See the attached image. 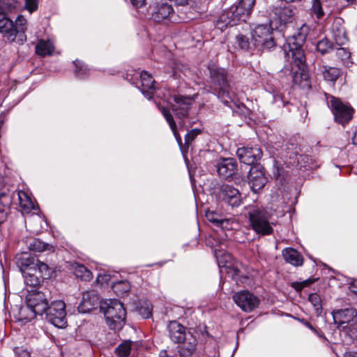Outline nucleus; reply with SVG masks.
<instances>
[{"mask_svg": "<svg viewBox=\"0 0 357 357\" xmlns=\"http://www.w3.org/2000/svg\"><path fill=\"white\" fill-rule=\"evenodd\" d=\"M152 305L149 301H144L138 309L139 314L144 319H149L152 315Z\"/></svg>", "mask_w": 357, "mask_h": 357, "instance_id": "79ce46f5", "label": "nucleus"}, {"mask_svg": "<svg viewBox=\"0 0 357 357\" xmlns=\"http://www.w3.org/2000/svg\"><path fill=\"white\" fill-rule=\"evenodd\" d=\"M338 50H339V54H341V52H344V54H345V56H346V57H348V56H349V53H348L347 52H346L344 49H343V48H340V49H339Z\"/></svg>", "mask_w": 357, "mask_h": 357, "instance_id": "680f3d73", "label": "nucleus"}, {"mask_svg": "<svg viewBox=\"0 0 357 357\" xmlns=\"http://www.w3.org/2000/svg\"><path fill=\"white\" fill-rule=\"evenodd\" d=\"M131 342L124 341L116 348V353L119 357H128L130 353Z\"/></svg>", "mask_w": 357, "mask_h": 357, "instance_id": "a19ab883", "label": "nucleus"}, {"mask_svg": "<svg viewBox=\"0 0 357 357\" xmlns=\"http://www.w3.org/2000/svg\"><path fill=\"white\" fill-rule=\"evenodd\" d=\"M24 1H25V8L29 11V13H32L37 10L38 0H24Z\"/></svg>", "mask_w": 357, "mask_h": 357, "instance_id": "603ef678", "label": "nucleus"}, {"mask_svg": "<svg viewBox=\"0 0 357 357\" xmlns=\"http://www.w3.org/2000/svg\"><path fill=\"white\" fill-rule=\"evenodd\" d=\"M283 154L287 166L296 167L301 170L314 169L319 167L317 161L308 155L301 154V149L294 142L286 144Z\"/></svg>", "mask_w": 357, "mask_h": 357, "instance_id": "39448f33", "label": "nucleus"}, {"mask_svg": "<svg viewBox=\"0 0 357 357\" xmlns=\"http://www.w3.org/2000/svg\"><path fill=\"white\" fill-rule=\"evenodd\" d=\"M139 77V81L136 83V86L141 90L143 95L147 98L151 99L155 92L154 80L150 74L146 71H142L137 77Z\"/></svg>", "mask_w": 357, "mask_h": 357, "instance_id": "aec40b11", "label": "nucleus"}, {"mask_svg": "<svg viewBox=\"0 0 357 357\" xmlns=\"http://www.w3.org/2000/svg\"><path fill=\"white\" fill-rule=\"evenodd\" d=\"M255 0H241L238 5L231 6L220 15L216 26L223 30L227 26H234L239 22L245 21L251 14Z\"/></svg>", "mask_w": 357, "mask_h": 357, "instance_id": "7ed1b4c3", "label": "nucleus"}, {"mask_svg": "<svg viewBox=\"0 0 357 357\" xmlns=\"http://www.w3.org/2000/svg\"><path fill=\"white\" fill-rule=\"evenodd\" d=\"M50 294L31 291L26 297L27 306L35 314L42 315L47 310Z\"/></svg>", "mask_w": 357, "mask_h": 357, "instance_id": "ddd939ff", "label": "nucleus"}, {"mask_svg": "<svg viewBox=\"0 0 357 357\" xmlns=\"http://www.w3.org/2000/svg\"><path fill=\"white\" fill-rule=\"evenodd\" d=\"M313 281L312 280H305L302 282H294L292 284V287L298 291H300L302 290V289L305 287L308 286L311 283H312Z\"/></svg>", "mask_w": 357, "mask_h": 357, "instance_id": "6e6d98bb", "label": "nucleus"}, {"mask_svg": "<svg viewBox=\"0 0 357 357\" xmlns=\"http://www.w3.org/2000/svg\"><path fill=\"white\" fill-rule=\"evenodd\" d=\"M300 323H301L302 324H303L305 326H306L307 328H308L310 330H311L313 333H314L317 336H319V337L324 339V340H326V337L324 336V335L323 334L322 332L317 330L309 321H307V320L304 319H300V318H297L296 319Z\"/></svg>", "mask_w": 357, "mask_h": 357, "instance_id": "09e8293b", "label": "nucleus"}, {"mask_svg": "<svg viewBox=\"0 0 357 357\" xmlns=\"http://www.w3.org/2000/svg\"><path fill=\"white\" fill-rule=\"evenodd\" d=\"M296 13V9L291 5L276 8L275 14L278 16L281 22L287 23L291 22Z\"/></svg>", "mask_w": 357, "mask_h": 357, "instance_id": "cd10ccee", "label": "nucleus"}, {"mask_svg": "<svg viewBox=\"0 0 357 357\" xmlns=\"http://www.w3.org/2000/svg\"><path fill=\"white\" fill-rule=\"evenodd\" d=\"M99 298L93 291H87L83 293L82 301L77 307L81 313H88L100 306Z\"/></svg>", "mask_w": 357, "mask_h": 357, "instance_id": "412c9836", "label": "nucleus"}, {"mask_svg": "<svg viewBox=\"0 0 357 357\" xmlns=\"http://www.w3.org/2000/svg\"><path fill=\"white\" fill-rule=\"evenodd\" d=\"M24 243L28 249L33 252H40L52 248L50 245L32 237L26 238Z\"/></svg>", "mask_w": 357, "mask_h": 357, "instance_id": "7c9ffc66", "label": "nucleus"}, {"mask_svg": "<svg viewBox=\"0 0 357 357\" xmlns=\"http://www.w3.org/2000/svg\"><path fill=\"white\" fill-rule=\"evenodd\" d=\"M322 74L325 80L334 82L340 75L341 70L337 68L324 66Z\"/></svg>", "mask_w": 357, "mask_h": 357, "instance_id": "f704fd0d", "label": "nucleus"}, {"mask_svg": "<svg viewBox=\"0 0 357 357\" xmlns=\"http://www.w3.org/2000/svg\"><path fill=\"white\" fill-rule=\"evenodd\" d=\"M24 282L31 287H36L40 284L43 278L34 272L33 269L23 273Z\"/></svg>", "mask_w": 357, "mask_h": 357, "instance_id": "72a5a7b5", "label": "nucleus"}, {"mask_svg": "<svg viewBox=\"0 0 357 357\" xmlns=\"http://www.w3.org/2000/svg\"><path fill=\"white\" fill-rule=\"evenodd\" d=\"M253 47L261 50H270L275 46L273 31L269 25L259 24L252 33Z\"/></svg>", "mask_w": 357, "mask_h": 357, "instance_id": "9d476101", "label": "nucleus"}, {"mask_svg": "<svg viewBox=\"0 0 357 357\" xmlns=\"http://www.w3.org/2000/svg\"><path fill=\"white\" fill-rule=\"evenodd\" d=\"M160 112L162 113L164 117L165 118L166 121L169 123L171 130H172L174 135L176 139L177 143L178 144L181 151H182L183 154L184 155V146L182 145V139L181 137L179 135L176 130V123L173 119L172 115L169 112V110L165 108V107H159Z\"/></svg>", "mask_w": 357, "mask_h": 357, "instance_id": "bb28decb", "label": "nucleus"}, {"mask_svg": "<svg viewBox=\"0 0 357 357\" xmlns=\"http://www.w3.org/2000/svg\"><path fill=\"white\" fill-rule=\"evenodd\" d=\"M310 1L312 2L311 13L317 18L320 19L324 15L320 0H310Z\"/></svg>", "mask_w": 357, "mask_h": 357, "instance_id": "a18cd8bd", "label": "nucleus"}, {"mask_svg": "<svg viewBox=\"0 0 357 357\" xmlns=\"http://www.w3.org/2000/svg\"><path fill=\"white\" fill-rule=\"evenodd\" d=\"M20 7V3L13 0L1 1L0 0V33L9 43H13L17 38V40L24 43L26 40L25 31L27 29V21L24 16L20 15L14 22L6 17V13L12 12Z\"/></svg>", "mask_w": 357, "mask_h": 357, "instance_id": "f03ea898", "label": "nucleus"}, {"mask_svg": "<svg viewBox=\"0 0 357 357\" xmlns=\"http://www.w3.org/2000/svg\"><path fill=\"white\" fill-rule=\"evenodd\" d=\"M231 222L229 219L222 218L220 220L218 227H220L222 230H229L231 229Z\"/></svg>", "mask_w": 357, "mask_h": 357, "instance_id": "5fc2aeb1", "label": "nucleus"}, {"mask_svg": "<svg viewBox=\"0 0 357 357\" xmlns=\"http://www.w3.org/2000/svg\"><path fill=\"white\" fill-rule=\"evenodd\" d=\"M278 100H282L281 96L278 94H274L273 95V101L277 102Z\"/></svg>", "mask_w": 357, "mask_h": 357, "instance_id": "052dcab7", "label": "nucleus"}, {"mask_svg": "<svg viewBox=\"0 0 357 357\" xmlns=\"http://www.w3.org/2000/svg\"><path fill=\"white\" fill-rule=\"evenodd\" d=\"M332 34L335 43L339 46L345 44L347 41L346 31L344 28L340 24V20H338L333 24Z\"/></svg>", "mask_w": 357, "mask_h": 357, "instance_id": "c85d7f7f", "label": "nucleus"}, {"mask_svg": "<svg viewBox=\"0 0 357 357\" xmlns=\"http://www.w3.org/2000/svg\"><path fill=\"white\" fill-rule=\"evenodd\" d=\"M352 142H353L354 144L357 145V129L354 132V135L352 137Z\"/></svg>", "mask_w": 357, "mask_h": 357, "instance_id": "bf43d9fd", "label": "nucleus"}, {"mask_svg": "<svg viewBox=\"0 0 357 357\" xmlns=\"http://www.w3.org/2000/svg\"><path fill=\"white\" fill-rule=\"evenodd\" d=\"M17 195L23 213H29L33 209H35L36 206L33 200L26 192L19 191Z\"/></svg>", "mask_w": 357, "mask_h": 357, "instance_id": "c756f323", "label": "nucleus"}, {"mask_svg": "<svg viewBox=\"0 0 357 357\" xmlns=\"http://www.w3.org/2000/svg\"><path fill=\"white\" fill-rule=\"evenodd\" d=\"M330 103L336 122L344 126L352 119L354 109L350 106L334 97H331Z\"/></svg>", "mask_w": 357, "mask_h": 357, "instance_id": "4468645a", "label": "nucleus"}, {"mask_svg": "<svg viewBox=\"0 0 357 357\" xmlns=\"http://www.w3.org/2000/svg\"><path fill=\"white\" fill-rule=\"evenodd\" d=\"M36 260L37 259L31 257L27 252H22L16 255V264L22 273L33 269Z\"/></svg>", "mask_w": 357, "mask_h": 357, "instance_id": "393cba45", "label": "nucleus"}, {"mask_svg": "<svg viewBox=\"0 0 357 357\" xmlns=\"http://www.w3.org/2000/svg\"><path fill=\"white\" fill-rule=\"evenodd\" d=\"M308 32V26L303 24L298 30L296 35L289 38L287 43L284 45V52L288 58H291V73L294 82L296 84H302L298 80V75L305 83L303 86H309L307 75L305 73V54L302 48L305 42Z\"/></svg>", "mask_w": 357, "mask_h": 357, "instance_id": "f257e3e1", "label": "nucleus"}, {"mask_svg": "<svg viewBox=\"0 0 357 357\" xmlns=\"http://www.w3.org/2000/svg\"><path fill=\"white\" fill-rule=\"evenodd\" d=\"M75 275L82 280L89 281L92 278L91 272L84 265H78L75 270Z\"/></svg>", "mask_w": 357, "mask_h": 357, "instance_id": "ea45409f", "label": "nucleus"}, {"mask_svg": "<svg viewBox=\"0 0 357 357\" xmlns=\"http://www.w3.org/2000/svg\"><path fill=\"white\" fill-rule=\"evenodd\" d=\"M349 288L351 292L357 295V282L352 283Z\"/></svg>", "mask_w": 357, "mask_h": 357, "instance_id": "4d7b16f0", "label": "nucleus"}, {"mask_svg": "<svg viewBox=\"0 0 357 357\" xmlns=\"http://www.w3.org/2000/svg\"><path fill=\"white\" fill-rule=\"evenodd\" d=\"M201 132V130L195 128L189 131L185 135V146L188 145L194 140V139Z\"/></svg>", "mask_w": 357, "mask_h": 357, "instance_id": "8fccbe9b", "label": "nucleus"}, {"mask_svg": "<svg viewBox=\"0 0 357 357\" xmlns=\"http://www.w3.org/2000/svg\"><path fill=\"white\" fill-rule=\"evenodd\" d=\"M12 203V196L10 192H0V224L6 219L7 213L4 208L8 207Z\"/></svg>", "mask_w": 357, "mask_h": 357, "instance_id": "2f4dec72", "label": "nucleus"}, {"mask_svg": "<svg viewBox=\"0 0 357 357\" xmlns=\"http://www.w3.org/2000/svg\"><path fill=\"white\" fill-rule=\"evenodd\" d=\"M344 357H357V352L347 351L344 354Z\"/></svg>", "mask_w": 357, "mask_h": 357, "instance_id": "13d9d810", "label": "nucleus"}, {"mask_svg": "<svg viewBox=\"0 0 357 357\" xmlns=\"http://www.w3.org/2000/svg\"><path fill=\"white\" fill-rule=\"evenodd\" d=\"M282 257L286 262L293 266H301L303 264L302 255L295 249L287 248L282 250Z\"/></svg>", "mask_w": 357, "mask_h": 357, "instance_id": "a878e982", "label": "nucleus"}, {"mask_svg": "<svg viewBox=\"0 0 357 357\" xmlns=\"http://www.w3.org/2000/svg\"><path fill=\"white\" fill-rule=\"evenodd\" d=\"M272 174L275 179H280L281 177L284 178V169L280 161L273 160Z\"/></svg>", "mask_w": 357, "mask_h": 357, "instance_id": "c03bdc74", "label": "nucleus"}, {"mask_svg": "<svg viewBox=\"0 0 357 357\" xmlns=\"http://www.w3.org/2000/svg\"><path fill=\"white\" fill-rule=\"evenodd\" d=\"M236 43L240 48L243 50H248L254 48L252 40L250 42L248 38L243 35H238L236 36Z\"/></svg>", "mask_w": 357, "mask_h": 357, "instance_id": "49530a36", "label": "nucleus"}, {"mask_svg": "<svg viewBox=\"0 0 357 357\" xmlns=\"http://www.w3.org/2000/svg\"><path fill=\"white\" fill-rule=\"evenodd\" d=\"M100 310L104 313L109 327L112 330L123 328L126 312L121 302L116 299H106L100 302Z\"/></svg>", "mask_w": 357, "mask_h": 357, "instance_id": "20e7f679", "label": "nucleus"}, {"mask_svg": "<svg viewBox=\"0 0 357 357\" xmlns=\"http://www.w3.org/2000/svg\"><path fill=\"white\" fill-rule=\"evenodd\" d=\"M263 153L258 145L247 146L238 148L236 155L240 161L248 165H252L262 157Z\"/></svg>", "mask_w": 357, "mask_h": 357, "instance_id": "dca6fc26", "label": "nucleus"}, {"mask_svg": "<svg viewBox=\"0 0 357 357\" xmlns=\"http://www.w3.org/2000/svg\"><path fill=\"white\" fill-rule=\"evenodd\" d=\"M233 300L245 312H252L259 303L258 297L247 290L235 293L233 295Z\"/></svg>", "mask_w": 357, "mask_h": 357, "instance_id": "2eb2a0df", "label": "nucleus"}, {"mask_svg": "<svg viewBox=\"0 0 357 357\" xmlns=\"http://www.w3.org/2000/svg\"><path fill=\"white\" fill-rule=\"evenodd\" d=\"M308 301L312 304L317 316L320 315L322 312V299L321 296L316 294L312 293L309 295Z\"/></svg>", "mask_w": 357, "mask_h": 357, "instance_id": "4c0bfd02", "label": "nucleus"}, {"mask_svg": "<svg viewBox=\"0 0 357 357\" xmlns=\"http://www.w3.org/2000/svg\"><path fill=\"white\" fill-rule=\"evenodd\" d=\"M218 199L232 208L237 207L241 204V196L236 188L232 185L223 184L220 186L218 194Z\"/></svg>", "mask_w": 357, "mask_h": 357, "instance_id": "f3484780", "label": "nucleus"}, {"mask_svg": "<svg viewBox=\"0 0 357 357\" xmlns=\"http://www.w3.org/2000/svg\"><path fill=\"white\" fill-rule=\"evenodd\" d=\"M33 267L34 272L37 273L43 279L48 278L50 276V270L48 266L38 259L36 260Z\"/></svg>", "mask_w": 357, "mask_h": 357, "instance_id": "e433bc0d", "label": "nucleus"}, {"mask_svg": "<svg viewBox=\"0 0 357 357\" xmlns=\"http://www.w3.org/2000/svg\"><path fill=\"white\" fill-rule=\"evenodd\" d=\"M332 315L337 328L350 333L352 338L357 337V311L355 308L334 310Z\"/></svg>", "mask_w": 357, "mask_h": 357, "instance_id": "6e6552de", "label": "nucleus"}, {"mask_svg": "<svg viewBox=\"0 0 357 357\" xmlns=\"http://www.w3.org/2000/svg\"><path fill=\"white\" fill-rule=\"evenodd\" d=\"M208 70L211 82L219 90L218 97L225 105H229V102L234 101L235 96L233 92H230V86L225 69L211 66L208 67Z\"/></svg>", "mask_w": 357, "mask_h": 357, "instance_id": "0eeeda50", "label": "nucleus"}, {"mask_svg": "<svg viewBox=\"0 0 357 357\" xmlns=\"http://www.w3.org/2000/svg\"><path fill=\"white\" fill-rule=\"evenodd\" d=\"M54 50L52 42L50 40H40L36 46V51L38 55L45 56L51 55Z\"/></svg>", "mask_w": 357, "mask_h": 357, "instance_id": "473e14b6", "label": "nucleus"}, {"mask_svg": "<svg viewBox=\"0 0 357 357\" xmlns=\"http://www.w3.org/2000/svg\"><path fill=\"white\" fill-rule=\"evenodd\" d=\"M192 99L189 96L174 95L169 100V104L174 115L179 119L181 126H185V119L188 118V112L192 105Z\"/></svg>", "mask_w": 357, "mask_h": 357, "instance_id": "f8f14e48", "label": "nucleus"}, {"mask_svg": "<svg viewBox=\"0 0 357 357\" xmlns=\"http://www.w3.org/2000/svg\"><path fill=\"white\" fill-rule=\"evenodd\" d=\"M111 280V276L107 273H99L96 278V282L101 286L108 284Z\"/></svg>", "mask_w": 357, "mask_h": 357, "instance_id": "3c124183", "label": "nucleus"}, {"mask_svg": "<svg viewBox=\"0 0 357 357\" xmlns=\"http://www.w3.org/2000/svg\"><path fill=\"white\" fill-rule=\"evenodd\" d=\"M249 184L254 192H257L262 189L267 183L264 169L259 165L252 166L248 175Z\"/></svg>", "mask_w": 357, "mask_h": 357, "instance_id": "6ab92c4d", "label": "nucleus"}, {"mask_svg": "<svg viewBox=\"0 0 357 357\" xmlns=\"http://www.w3.org/2000/svg\"><path fill=\"white\" fill-rule=\"evenodd\" d=\"M47 319L54 326L63 328L67 324L66 304L62 301H55L51 303L45 312Z\"/></svg>", "mask_w": 357, "mask_h": 357, "instance_id": "9b49d317", "label": "nucleus"}, {"mask_svg": "<svg viewBox=\"0 0 357 357\" xmlns=\"http://www.w3.org/2000/svg\"><path fill=\"white\" fill-rule=\"evenodd\" d=\"M332 49L333 45L327 38L319 40L317 44V50L321 54L329 52Z\"/></svg>", "mask_w": 357, "mask_h": 357, "instance_id": "37998d69", "label": "nucleus"}, {"mask_svg": "<svg viewBox=\"0 0 357 357\" xmlns=\"http://www.w3.org/2000/svg\"><path fill=\"white\" fill-rule=\"evenodd\" d=\"M168 329L169 337L175 343H181L188 337L185 328L176 321H170Z\"/></svg>", "mask_w": 357, "mask_h": 357, "instance_id": "5701e85b", "label": "nucleus"}, {"mask_svg": "<svg viewBox=\"0 0 357 357\" xmlns=\"http://www.w3.org/2000/svg\"><path fill=\"white\" fill-rule=\"evenodd\" d=\"M246 214L248 215L252 228L256 233L268 235L273 232L270 222L271 215L264 208L248 206L246 208Z\"/></svg>", "mask_w": 357, "mask_h": 357, "instance_id": "423d86ee", "label": "nucleus"}, {"mask_svg": "<svg viewBox=\"0 0 357 357\" xmlns=\"http://www.w3.org/2000/svg\"><path fill=\"white\" fill-rule=\"evenodd\" d=\"M218 174L222 178H228L234 175L236 169V162L234 158H220L216 162Z\"/></svg>", "mask_w": 357, "mask_h": 357, "instance_id": "4be33fe9", "label": "nucleus"}, {"mask_svg": "<svg viewBox=\"0 0 357 357\" xmlns=\"http://www.w3.org/2000/svg\"><path fill=\"white\" fill-rule=\"evenodd\" d=\"M75 64V73L76 75L81 79H84L87 77L89 74V69L87 66L82 61L76 60L74 61Z\"/></svg>", "mask_w": 357, "mask_h": 357, "instance_id": "58836bf2", "label": "nucleus"}, {"mask_svg": "<svg viewBox=\"0 0 357 357\" xmlns=\"http://www.w3.org/2000/svg\"><path fill=\"white\" fill-rule=\"evenodd\" d=\"M225 243L226 242L225 241H220V240L216 239L215 236H210L207 239V245L213 249V252L215 251V249H223L227 246Z\"/></svg>", "mask_w": 357, "mask_h": 357, "instance_id": "de8ad7c7", "label": "nucleus"}, {"mask_svg": "<svg viewBox=\"0 0 357 357\" xmlns=\"http://www.w3.org/2000/svg\"><path fill=\"white\" fill-rule=\"evenodd\" d=\"M206 216L208 220L214 224L215 226H218L220 220L222 219L218 218V215L214 212H208L206 213Z\"/></svg>", "mask_w": 357, "mask_h": 357, "instance_id": "864d4df0", "label": "nucleus"}, {"mask_svg": "<svg viewBox=\"0 0 357 357\" xmlns=\"http://www.w3.org/2000/svg\"><path fill=\"white\" fill-rule=\"evenodd\" d=\"M151 13L153 20L157 22L163 21L176 22L177 20L172 5L167 3L154 6L152 8Z\"/></svg>", "mask_w": 357, "mask_h": 357, "instance_id": "a211bd4d", "label": "nucleus"}, {"mask_svg": "<svg viewBox=\"0 0 357 357\" xmlns=\"http://www.w3.org/2000/svg\"><path fill=\"white\" fill-rule=\"evenodd\" d=\"M214 256L216 259L220 273L225 270L226 273L236 283L245 284L248 278L245 275H240V271L238 268L234 266L233 258L231 255L227 252L225 249H215Z\"/></svg>", "mask_w": 357, "mask_h": 357, "instance_id": "1a4fd4ad", "label": "nucleus"}, {"mask_svg": "<svg viewBox=\"0 0 357 357\" xmlns=\"http://www.w3.org/2000/svg\"><path fill=\"white\" fill-rule=\"evenodd\" d=\"M181 343L182 344L178 347V350L181 357H190L195 353L197 339L191 334H188V337Z\"/></svg>", "mask_w": 357, "mask_h": 357, "instance_id": "b1692460", "label": "nucleus"}, {"mask_svg": "<svg viewBox=\"0 0 357 357\" xmlns=\"http://www.w3.org/2000/svg\"><path fill=\"white\" fill-rule=\"evenodd\" d=\"M112 288L117 296H123L129 291L130 285L128 281L121 280L112 282Z\"/></svg>", "mask_w": 357, "mask_h": 357, "instance_id": "c9c22d12", "label": "nucleus"}]
</instances>
